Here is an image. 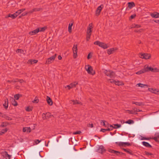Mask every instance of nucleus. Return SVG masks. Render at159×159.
<instances>
[{"instance_id":"obj_1","label":"nucleus","mask_w":159,"mask_h":159,"mask_svg":"<svg viewBox=\"0 0 159 159\" xmlns=\"http://www.w3.org/2000/svg\"><path fill=\"white\" fill-rule=\"evenodd\" d=\"M85 69L89 74L93 75L95 74V72L93 70L92 67L89 65L85 66Z\"/></svg>"},{"instance_id":"obj_2","label":"nucleus","mask_w":159,"mask_h":159,"mask_svg":"<svg viewBox=\"0 0 159 159\" xmlns=\"http://www.w3.org/2000/svg\"><path fill=\"white\" fill-rule=\"evenodd\" d=\"M103 71L104 74L107 76L111 78L114 77L115 74L114 72L109 70H103Z\"/></svg>"},{"instance_id":"obj_3","label":"nucleus","mask_w":159,"mask_h":159,"mask_svg":"<svg viewBox=\"0 0 159 159\" xmlns=\"http://www.w3.org/2000/svg\"><path fill=\"white\" fill-rule=\"evenodd\" d=\"M139 56L140 58L146 60L149 59L151 57V55L149 53H140Z\"/></svg>"},{"instance_id":"obj_4","label":"nucleus","mask_w":159,"mask_h":159,"mask_svg":"<svg viewBox=\"0 0 159 159\" xmlns=\"http://www.w3.org/2000/svg\"><path fill=\"white\" fill-rule=\"evenodd\" d=\"M94 44L98 45L103 49H106L108 47V46L106 44L100 42L99 41H96L94 43Z\"/></svg>"},{"instance_id":"obj_5","label":"nucleus","mask_w":159,"mask_h":159,"mask_svg":"<svg viewBox=\"0 0 159 159\" xmlns=\"http://www.w3.org/2000/svg\"><path fill=\"white\" fill-rule=\"evenodd\" d=\"M56 56L57 54H55L54 55L51 56L50 58L47 59L46 62V64H49L52 63L54 61Z\"/></svg>"},{"instance_id":"obj_6","label":"nucleus","mask_w":159,"mask_h":159,"mask_svg":"<svg viewBox=\"0 0 159 159\" xmlns=\"http://www.w3.org/2000/svg\"><path fill=\"white\" fill-rule=\"evenodd\" d=\"M73 53V57L75 58L77 56V44H74L72 48Z\"/></svg>"},{"instance_id":"obj_7","label":"nucleus","mask_w":159,"mask_h":159,"mask_svg":"<svg viewBox=\"0 0 159 159\" xmlns=\"http://www.w3.org/2000/svg\"><path fill=\"white\" fill-rule=\"evenodd\" d=\"M92 28L93 27L92 26V24H89L87 28L86 35L90 36L91 35Z\"/></svg>"},{"instance_id":"obj_8","label":"nucleus","mask_w":159,"mask_h":159,"mask_svg":"<svg viewBox=\"0 0 159 159\" xmlns=\"http://www.w3.org/2000/svg\"><path fill=\"white\" fill-rule=\"evenodd\" d=\"M2 156L6 159H10V155L5 151H3L1 152Z\"/></svg>"},{"instance_id":"obj_9","label":"nucleus","mask_w":159,"mask_h":159,"mask_svg":"<svg viewBox=\"0 0 159 159\" xmlns=\"http://www.w3.org/2000/svg\"><path fill=\"white\" fill-rule=\"evenodd\" d=\"M148 90L152 93L159 95V90L158 89L149 88L148 89Z\"/></svg>"},{"instance_id":"obj_10","label":"nucleus","mask_w":159,"mask_h":159,"mask_svg":"<svg viewBox=\"0 0 159 159\" xmlns=\"http://www.w3.org/2000/svg\"><path fill=\"white\" fill-rule=\"evenodd\" d=\"M77 84V82H75L73 83H71L70 85L65 86V88H66L67 87L69 89H70L75 87L76 85Z\"/></svg>"},{"instance_id":"obj_11","label":"nucleus","mask_w":159,"mask_h":159,"mask_svg":"<svg viewBox=\"0 0 159 159\" xmlns=\"http://www.w3.org/2000/svg\"><path fill=\"white\" fill-rule=\"evenodd\" d=\"M108 127H110V129H112L113 128L118 129L121 127V125L119 124H114L112 125H109Z\"/></svg>"},{"instance_id":"obj_12","label":"nucleus","mask_w":159,"mask_h":159,"mask_svg":"<svg viewBox=\"0 0 159 159\" xmlns=\"http://www.w3.org/2000/svg\"><path fill=\"white\" fill-rule=\"evenodd\" d=\"M116 143L118 144L119 146H123L124 147H125L126 146H129L130 145V144L128 142H120L118 143L116 142Z\"/></svg>"},{"instance_id":"obj_13","label":"nucleus","mask_w":159,"mask_h":159,"mask_svg":"<svg viewBox=\"0 0 159 159\" xmlns=\"http://www.w3.org/2000/svg\"><path fill=\"white\" fill-rule=\"evenodd\" d=\"M143 68L145 71V72L149 71L152 72V67L149 66L148 65H145Z\"/></svg>"},{"instance_id":"obj_14","label":"nucleus","mask_w":159,"mask_h":159,"mask_svg":"<svg viewBox=\"0 0 159 159\" xmlns=\"http://www.w3.org/2000/svg\"><path fill=\"white\" fill-rule=\"evenodd\" d=\"M31 129L30 127H25L23 128V132L24 133H29L31 131Z\"/></svg>"},{"instance_id":"obj_15","label":"nucleus","mask_w":159,"mask_h":159,"mask_svg":"<svg viewBox=\"0 0 159 159\" xmlns=\"http://www.w3.org/2000/svg\"><path fill=\"white\" fill-rule=\"evenodd\" d=\"M105 151L104 147L102 146H100L98 149V152L100 153H103L105 152Z\"/></svg>"},{"instance_id":"obj_16","label":"nucleus","mask_w":159,"mask_h":159,"mask_svg":"<svg viewBox=\"0 0 159 159\" xmlns=\"http://www.w3.org/2000/svg\"><path fill=\"white\" fill-rule=\"evenodd\" d=\"M117 49L116 48H112L107 50V53L108 54H110L113 53L116 51L117 50Z\"/></svg>"},{"instance_id":"obj_17","label":"nucleus","mask_w":159,"mask_h":159,"mask_svg":"<svg viewBox=\"0 0 159 159\" xmlns=\"http://www.w3.org/2000/svg\"><path fill=\"white\" fill-rule=\"evenodd\" d=\"M102 7V5H101L98 7L96 11V15L97 16H98L99 15Z\"/></svg>"},{"instance_id":"obj_18","label":"nucleus","mask_w":159,"mask_h":159,"mask_svg":"<svg viewBox=\"0 0 159 159\" xmlns=\"http://www.w3.org/2000/svg\"><path fill=\"white\" fill-rule=\"evenodd\" d=\"M150 15L153 18H159V13L154 12L153 13H151L150 14Z\"/></svg>"},{"instance_id":"obj_19","label":"nucleus","mask_w":159,"mask_h":159,"mask_svg":"<svg viewBox=\"0 0 159 159\" xmlns=\"http://www.w3.org/2000/svg\"><path fill=\"white\" fill-rule=\"evenodd\" d=\"M108 151L110 152L114 153L116 155H118L120 153V152L116 151L114 150H112L111 149H108Z\"/></svg>"},{"instance_id":"obj_20","label":"nucleus","mask_w":159,"mask_h":159,"mask_svg":"<svg viewBox=\"0 0 159 159\" xmlns=\"http://www.w3.org/2000/svg\"><path fill=\"white\" fill-rule=\"evenodd\" d=\"M108 151L110 152L114 153L116 155H118L120 153V152L116 151L114 150H112L111 149H108Z\"/></svg>"},{"instance_id":"obj_21","label":"nucleus","mask_w":159,"mask_h":159,"mask_svg":"<svg viewBox=\"0 0 159 159\" xmlns=\"http://www.w3.org/2000/svg\"><path fill=\"white\" fill-rule=\"evenodd\" d=\"M136 86L140 87L141 88H145V87L147 88V87H148V85L146 84H143L139 83L137 84L136 85Z\"/></svg>"},{"instance_id":"obj_22","label":"nucleus","mask_w":159,"mask_h":159,"mask_svg":"<svg viewBox=\"0 0 159 159\" xmlns=\"http://www.w3.org/2000/svg\"><path fill=\"white\" fill-rule=\"evenodd\" d=\"M46 100L48 103L51 106L53 104V102L50 98L48 96H47Z\"/></svg>"},{"instance_id":"obj_23","label":"nucleus","mask_w":159,"mask_h":159,"mask_svg":"<svg viewBox=\"0 0 159 159\" xmlns=\"http://www.w3.org/2000/svg\"><path fill=\"white\" fill-rule=\"evenodd\" d=\"M38 33V31L37 29H36L29 32V34L31 35H33L36 34Z\"/></svg>"},{"instance_id":"obj_24","label":"nucleus","mask_w":159,"mask_h":159,"mask_svg":"<svg viewBox=\"0 0 159 159\" xmlns=\"http://www.w3.org/2000/svg\"><path fill=\"white\" fill-rule=\"evenodd\" d=\"M70 102H73V104L74 105H75L76 104H78L80 105H82V104L81 102L78 101L77 100H71L70 101Z\"/></svg>"},{"instance_id":"obj_25","label":"nucleus","mask_w":159,"mask_h":159,"mask_svg":"<svg viewBox=\"0 0 159 159\" xmlns=\"http://www.w3.org/2000/svg\"><path fill=\"white\" fill-rule=\"evenodd\" d=\"M114 84L117 85H124V84L122 81H115Z\"/></svg>"},{"instance_id":"obj_26","label":"nucleus","mask_w":159,"mask_h":159,"mask_svg":"<svg viewBox=\"0 0 159 159\" xmlns=\"http://www.w3.org/2000/svg\"><path fill=\"white\" fill-rule=\"evenodd\" d=\"M47 28L45 27H43L39 28H37L38 32H43Z\"/></svg>"},{"instance_id":"obj_27","label":"nucleus","mask_w":159,"mask_h":159,"mask_svg":"<svg viewBox=\"0 0 159 159\" xmlns=\"http://www.w3.org/2000/svg\"><path fill=\"white\" fill-rule=\"evenodd\" d=\"M8 100L7 99H6L5 100V102L3 104L4 107L6 109H7V108L8 107Z\"/></svg>"},{"instance_id":"obj_28","label":"nucleus","mask_w":159,"mask_h":159,"mask_svg":"<svg viewBox=\"0 0 159 159\" xmlns=\"http://www.w3.org/2000/svg\"><path fill=\"white\" fill-rule=\"evenodd\" d=\"M145 73V71H144V68H143V69H141V70L136 72V74L137 75H139L142 74L143 73Z\"/></svg>"},{"instance_id":"obj_29","label":"nucleus","mask_w":159,"mask_h":159,"mask_svg":"<svg viewBox=\"0 0 159 159\" xmlns=\"http://www.w3.org/2000/svg\"><path fill=\"white\" fill-rule=\"evenodd\" d=\"M11 103L14 106H16L18 104L17 102L16 101L15 99L13 98H12Z\"/></svg>"},{"instance_id":"obj_30","label":"nucleus","mask_w":159,"mask_h":159,"mask_svg":"<svg viewBox=\"0 0 159 159\" xmlns=\"http://www.w3.org/2000/svg\"><path fill=\"white\" fill-rule=\"evenodd\" d=\"M142 143L143 145L147 147L151 148L152 147L147 142H143Z\"/></svg>"},{"instance_id":"obj_31","label":"nucleus","mask_w":159,"mask_h":159,"mask_svg":"<svg viewBox=\"0 0 159 159\" xmlns=\"http://www.w3.org/2000/svg\"><path fill=\"white\" fill-rule=\"evenodd\" d=\"M128 7L130 8H131L135 6L134 3V2H129L128 3Z\"/></svg>"},{"instance_id":"obj_32","label":"nucleus","mask_w":159,"mask_h":159,"mask_svg":"<svg viewBox=\"0 0 159 159\" xmlns=\"http://www.w3.org/2000/svg\"><path fill=\"white\" fill-rule=\"evenodd\" d=\"M134 111V114H137V112H142V110L138 109L136 108H134L133 109Z\"/></svg>"},{"instance_id":"obj_33","label":"nucleus","mask_w":159,"mask_h":159,"mask_svg":"<svg viewBox=\"0 0 159 159\" xmlns=\"http://www.w3.org/2000/svg\"><path fill=\"white\" fill-rule=\"evenodd\" d=\"M73 23H70L69 25L68 26V31L70 33H71V30H72V27L73 25Z\"/></svg>"},{"instance_id":"obj_34","label":"nucleus","mask_w":159,"mask_h":159,"mask_svg":"<svg viewBox=\"0 0 159 159\" xmlns=\"http://www.w3.org/2000/svg\"><path fill=\"white\" fill-rule=\"evenodd\" d=\"M39 100L37 97H36L32 101V102L34 103H37L39 102Z\"/></svg>"},{"instance_id":"obj_35","label":"nucleus","mask_w":159,"mask_h":159,"mask_svg":"<svg viewBox=\"0 0 159 159\" xmlns=\"http://www.w3.org/2000/svg\"><path fill=\"white\" fill-rule=\"evenodd\" d=\"M38 61L36 60H30L29 61V62L31 64L36 63Z\"/></svg>"},{"instance_id":"obj_36","label":"nucleus","mask_w":159,"mask_h":159,"mask_svg":"<svg viewBox=\"0 0 159 159\" xmlns=\"http://www.w3.org/2000/svg\"><path fill=\"white\" fill-rule=\"evenodd\" d=\"M134 121L131 120H128L126 121V122H125V123L128 124H134Z\"/></svg>"},{"instance_id":"obj_37","label":"nucleus","mask_w":159,"mask_h":159,"mask_svg":"<svg viewBox=\"0 0 159 159\" xmlns=\"http://www.w3.org/2000/svg\"><path fill=\"white\" fill-rule=\"evenodd\" d=\"M19 14H17V13H16V12L13 14L11 15V18L12 19H14L16 18L17 16L19 15Z\"/></svg>"},{"instance_id":"obj_38","label":"nucleus","mask_w":159,"mask_h":159,"mask_svg":"<svg viewBox=\"0 0 159 159\" xmlns=\"http://www.w3.org/2000/svg\"><path fill=\"white\" fill-rule=\"evenodd\" d=\"M141 27V25H139L134 24L132 25V28H139Z\"/></svg>"},{"instance_id":"obj_39","label":"nucleus","mask_w":159,"mask_h":159,"mask_svg":"<svg viewBox=\"0 0 159 159\" xmlns=\"http://www.w3.org/2000/svg\"><path fill=\"white\" fill-rule=\"evenodd\" d=\"M46 120L51 117L52 116L49 112H47L46 113Z\"/></svg>"},{"instance_id":"obj_40","label":"nucleus","mask_w":159,"mask_h":159,"mask_svg":"<svg viewBox=\"0 0 159 159\" xmlns=\"http://www.w3.org/2000/svg\"><path fill=\"white\" fill-rule=\"evenodd\" d=\"M33 107H26L25 110L27 111H30L32 110Z\"/></svg>"},{"instance_id":"obj_41","label":"nucleus","mask_w":159,"mask_h":159,"mask_svg":"<svg viewBox=\"0 0 159 159\" xmlns=\"http://www.w3.org/2000/svg\"><path fill=\"white\" fill-rule=\"evenodd\" d=\"M21 95L20 94H16V95H14V98L16 100H18L19 98H20V97H21Z\"/></svg>"},{"instance_id":"obj_42","label":"nucleus","mask_w":159,"mask_h":159,"mask_svg":"<svg viewBox=\"0 0 159 159\" xmlns=\"http://www.w3.org/2000/svg\"><path fill=\"white\" fill-rule=\"evenodd\" d=\"M105 122H106L105 121L102 120H101V125H103L105 127L107 126V127H109L108 126L109 125L108 124L107 125H106L105 123Z\"/></svg>"},{"instance_id":"obj_43","label":"nucleus","mask_w":159,"mask_h":159,"mask_svg":"<svg viewBox=\"0 0 159 159\" xmlns=\"http://www.w3.org/2000/svg\"><path fill=\"white\" fill-rule=\"evenodd\" d=\"M25 10V8H23L21 9L18 10L17 11H16V13H17V14L19 15L22 12Z\"/></svg>"},{"instance_id":"obj_44","label":"nucleus","mask_w":159,"mask_h":159,"mask_svg":"<svg viewBox=\"0 0 159 159\" xmlns=\"http://www.w3.org/2000/svg\"><path fill=\"white\" fill-rule=\"evenodd\" d=\"M152 72H159V69L156 68H152Z\"/></svg>"},{"instance_id":"obj_45","label":"nucleus","mask_w":159,"mask_h":159,"mask_svg":"<svg viewBox=\"0 0 159 159\" xmlns=\"http://www.w3.org/2000/svg\"><path fill=\"white\" fill-rule=\"evenodd\" d=\"M132 103L133 104H135L137 105H138L139 106H140L142 105V103L141 102H132Z\"/></svg>"},{"instance_id":"obj_46","label":"nucleus","mask_w":159,"mask_h":159,"mask_svg":"<svg viewBox=\"0 0 159 159\" xmlns=\"http://www.w3.org/2000/svg\"><path fill=\"white\" fill-rule=\"evenodd\" d=\"M111 130H112V129H111L110 128H107V129H101V131L103 132H105L106 131H110Z\"/></svg>"},{"instance_id":"obj_47","label":"nucleus","mask_w":159,"mask_h":159,"mask_svg":"<svg viewBox=\"0 0 159 159\" xmlns=\"http://www.w3.org/2000/svg\"><path fill=\"white\" fill-rule=\"evenodd\" d=\"M126 113H128L130 114H134V111L133 110H126Z\"/></svg>"},{"instance_id":"obj_48","label":"nucleus","mask_w":159,"mask_h":159,"mask_svg":"<svg viewBox=\"0 0 159 159\" xmlns=\"http://www.w3.org/2000/svg\"><path fill=\"white\" fill-rule=\"evenodd\" d=\"M123 149L124 150V151L125 152H127L129 154H130V155H132L133 154L132 152L131 151H130V150H127V149Z\"/></svg>"},{"instance_id":"obj_49","label":"nucleus","mask_w":159,"mask_h":159,"mask_svg":"<svg viewBox=\"0 0 159 159\" xmlns=\"http://www.w3.org/2000/svg\"><path fill=\"white\" fill-rule=\"evenodd\" d=\"M7 129L6 128L4 129H3L0 132V135H2L4 134L7 131Z\"/></svg>"},{"instance_id":"obj_50","label":"nucleus","mask_w":159,"mask_h":159,"mask_svg":"<svg viewBox=\"0 0 159 159\" xmlns=\"http://www.w3.org/2000/svg\"><path fill=\"white\" fill-rule=\"evenodd\" d=\"M40 142L41 141H39V140H34V142L35 143H34L33 145L37 144Z\"/></svg>"},{"instance_id":"obj_51","label":"nucleus","mask_w":159,"mask_h":159,"mask_svg":"<svg viewBox=\"0 0 159 159\" xmlns=\"http://www.w3.org/2000/svg\"><path fill=\"white\" fill-rule=\"evenodd\" d=\"M16 52L20 53H23L24 54V51L21 49H18L16 51Z\"/></svg>"},{"instance_id":"obj_52","label":"nucleus","mask_w":159,"mask_h":159,"mask_svg":"<svg viewBox=\"0 0 159 159\" xmlns=\"http://www.w3.org/2000/svg\"><path fill=\"white\" fill-rule=\"evenodd\" d=\"M42 117L43 120H46V113H43L42 114Z\"/></svg>"},{"instance_id":"obj_53","label":"nucleus","mask_w":159,"mask_h":159,"mask_svg":"<svg viewBox=\"0 0 159 159\" xmlns=\"http://www.w3.org/2000/svg\"><path fill=\"white\" fill-rule=\"evenodd\" d=\"M107 80L108 81L110 82V83H114V84L115 81V80H114L111 79H107Z\"/></svg>"},{"instance_id":"obj_54","label":"nucleus","mask_w":159,"mask_h":159,"mask_svg":"<svg viewBox=\"0 0 159 159\" xmlns=\"http://www.w3.org/2000/svg\"><path fill=\"white\" fill-rule=\"evenodd\" d=\"M18 81H19V82L20 83H21L24 82V81L23 80H15L12 81H13L14 82H16Z\"/></svg>"},{"instance_id":"obj_55","label":"nucleus","mask_w":159,"mask_h":159,"mask_svg":"<svg viewBox=\"0 0 159 159\" xmlns=\"http://www.w3.org/2000/svg\"><path fill=\"white\" fill-rule=\"evenodd\" d=\"M159 139V133H157L156 134V137L153 139Z\"/></svg>"},{"instance_id":"obj_56","label":"nucleus","mask_w":159,"mask_h":159,"mask_svg":"<svg viewBox=\"0 0 159 159\" xmlns=\"http://www.w3.org/2000/svg\"><path fill=\"white\" fill-rule=\"evenodd\" d=\"M91 36L86 35V39L87 41L89 40Z\"/></svg>"},{"instance_id":"obj_57","label":"nucleus","mask_w":159,"mask_h":159,"mask_svg":"<svg viewBox=\"0 0 159 159\" xmlns=\"http://www.w3.org/2000/svg\"><path fill=\"white\" fill-rule=\"evenodd\" d=\"M81 133V132L80 131H78L76 132H74L73 134H80Z\"/></svg>"},{"instance_id":"obj_58","label":"nucleus","mask_w":159,"mask_h":159,"mask_svg":"<svg viewBox=\"0 0 159 159\" xmlns=\"http://www.w3.org/2000/svg\"><path fill=\"white\" fill-rule=\"evenodd\" d=\"M136 16V15L135 14H134L133 15H132L130 16V18L131 19H133Z\"/></svg>"},{"instance_id":"obj_59","label":"nucleus","mask_w":159,"mask_h":159,"mask_svg":"<svg viewBox=\"0 0 159 159\" xmlns=\"http://www.w3.org/2000/svg\"><path fill=\"white\" fill-rule=\"evenodd\" d=\"M91 53H89L87 56V58L88 59L91 58V57H92V55H90Z\"/></svg>"},{"instance_id":"obj_60","label":"nucleus","mask_w":159,"mask_h":159,"mask_svg":"<svg viewBox=\"0 0 159 159\" xmlns=\"http://www.w3.org/2000/svg\"><path fill=\"white\" fill-rule=\"evenodd\" d=\"M143 29H141L139 30H135V32H141L143 30Z\"/></svg>"},{"instance_id":"obj_61","label":"nucleus","mask_w":159,"mask_h":159,"mask_svg":"<svg viewBox=\"0 0 159 159\" xmlns=\"http://www.w3.org/2000/svg\"><path fill=\"white\" fill-rule=\"evenodd\" d=\"M35 10H36L35 9H34L33 10H31V11H30L29 12L30 13H32V12H34V11H35Z\"/></svg>"},{"instance_id":"obj_62","label":"nucleus","mask_w":159,"mask_h":159,"mask_svg":"<svg viewBox=\"0 0 159 159\" xmlns=\"http://www.w3.org/2000/svg\"><path fill=\"white\" fill-rule=\"evenodd\" d=\"M88 126L89 127L92 128L93 127V124H89Z\"/></svg>"},{"instance_id":"obj_63","label":"nucleus","mask_w":159,"mask_h":159,"mask_svg":"<svg viewBox=\"0 0 159 159\" xmlns=\"http://www.w3.org/2000/svg\"><path fill=\"white\" fill-rule=\"evenodd\" d=\"M139 138L140 139V138ZM140 139H148V138H146L145 137H143L142 136H141Z\"/></svg>"},{"instance_id":"obj_64","label":"nucleus","mask_w":159,"mask_h":159,"mask_svg":"<svg viewBox=\"0 0 159 159\" xmlns=\"http://www.w3.org/2000/svg\"><path fill=\"white\" fill-rule=\"evenodd\" d=\"M154 21L155 22H156V23H158V24H159V20H154Z\"/></svg>"}]
</instances>
